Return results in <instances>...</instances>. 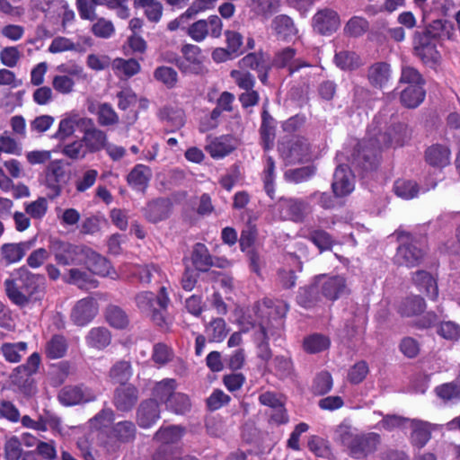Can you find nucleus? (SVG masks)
<instances>
[{
  "instance_id": "f257e3e1",
  "label": "nucleus",
  "mask_w": 460,
  "mask_h": 460,
  "mask_svg": "<svg viewBox=\"0 0 460 460\" xmlns=\"http://www.w3.org/2000/svg\"><path fill=\"white\" fill-rule=\"evenodd\" d=\"M8 299L20 308L40 305L46 293V279L43 275L24 268L15 270L4 281Z\"/></svg>"
},
{
  "instance_id": "f03ea898",
  "label": "nucleus",
  "mask_w": 460,
  "mask_h": 460,
  "mask_svg": "<svg viewBox=\"0 0 460 460\" xmlns=\"http://www.w3.org/2000/svg\"><path fill=\"white\" fill-rule=\"evenodd\" d=\"M163 275L155 265L146 269V283L150 284L146 290V312L151 323L163 333L172 332V320L168 316L170 302L166 288L162 284Z\"/></svg>"
},
{
  "instance_id": "7ed1b4c3",
  "label": "nucleus",
  "mask_w": 460,
  "mask_h": 460,
  "mask_svg": "<svg viewBox=\"0 0 460 460\" xmlns=\"http://www.w3.org/2000/svg\"><path fill=\"white\" fill-rule=\"evenodd\" d=\"M40 355L33 352L25 363L14 367L9 376L10 383L16 391L26 397H31L37 393V385L33 376L40 365Z\"/></svg>"
},
{
  "instance_id": "20e7f679",
  "label": "nucleus",
  "mask_w": 460,
  "mask_h": 460,
  "mask_svg": "<svg viewBox=\"0 0 460 460\" xmlns=\"http://www.w3.org/2000/svg\"><path fill=\"white\" fill-rule=\"evenodd\" d=\"M396 234L400 244L394 258V263L407 268L419 266L426 254L424 241L403 231H397Z\"/></svg>"
},
{
  "instance_id": "39448f33",
  "label": "nucleus",
  "mask_w": 460,
  "mask_h": 460,
  "mask_svg": "<svg viewBox=\"0 0 460 460\" xmlns=\"http://www.w3.org/2000/svg\"><path fill=\"white\" fill-rule=\"evenodd\" d=\"M376 128H369L367 137L356 146L352 154V164L364 171L375 169L379 163L380 151L383 148Z\"/></svg>"
},
{
  "instance_id": "423d86ee",
  "label": "nucleus",
  "mask_w": 460,
  "mask_h": 460,
  "mask_svg": "<svg viewBox=\"0 0 460 460\" xmlns=\"http://www.w3.org/2000/svg\"><path fill=\"white\" fill-rule=\"evenodd\" d=\"M177 381L173 378H164L156 382L151 390L152 398L149 403H146V428L154 424L160 419L158 402L166 404L175 393Z\"/></svg>"
},
{
  "instance_id": "0eeeda50",
  "label": "nucleus",
  "mask_w": 460,
  "mask_h": 460,
  "mask_svg": "<svg viewBox=\"0 0 460 460\" xmlns=\"http://www.w3.org/2000/svg\"><path fill=\"white\" fill-rule=\"evenodd\" d=\"M279 151L288 164L306 163L313 158L312 146L308 140L302 137H295L281 143Z\"/></svg>"
},
{
  "instance_id": "6e6552de",
  "label": "nucleus",
  "mask_w": 460,
  "mask_h": 460,
  "mask_svg": "<svg viewBox=\"0 0 460 460\" xmlns=\"http://www.w3.org/2000/svg\"><path fill=\"white\" fill-rule=\"evenodd\" d=\"M51 249L58 264L77 265L84 261L87 247L56 240L52 242Z\"/></svg>"
},
{
  "instance_id": "1a4fd4ad",
  "label": "nucleus",
  "mask_w": 460,
  "mask_h": 460,
  "mask_svg": "<svg viewBox=\"0 0 460 460\" xmlns=\"http://www.w3.org/2000/svg\"><path fill=\"white\" fill-rule=\"evenodd\" d=\"M66 181L67 177L62 162L60 160L51 161L45 172V185L48 189L47 197L49 199L59 197Z\"/></svg>"
},
{
  "instance_id": "9d476101",
  "label": "nucleus",
  "mask_w": 460,
  "mask_h": 460,
  "mask_svg": "<svg viewBox=\"0 0 460 460\" xmlns=\"http://www.w3.org/2000/svg\"><path fill=\"white\" fill-rule=\"evenodd\" d=\"M436 40L430 38L420 31L413 35V52L423 63L434 65L438 63L440 56L437 49Z\"/></svg>"
},
{
  "instance_id": "9b49d317",
  "label": "nucleus",
  "mask_w": 460,
  "mask_h": 460,
  "mask_svg": "<svg viewBox=\"0 0 460 460\" xmlns=\"http://www.w3.org/2000/svg\"><path fill=\"white\" fill-rule=\"evenodd\" d=\"M316 280L321 295L328 300L335 301L349 292L347 280L341 275H321L316 278Z\"/></svg>"
},
{
  "instance_id": "f8f14e48",
  "label": "nucleus",
  "mask_w": 460,
  "mask_h": 460,
  "mask_svg": "<svg viewBox=\"0 0 460 460\" xmlns=\"http://www.w3.org/2000/svg\"><path fill=\"white\" fill-rule=\"evenodd\" d=\"M273 65L277 68H287L290 75L300 72L303 68L313 67V65L307 60L296 58V49L292 47H286L279 50L274 56Z\"/></svg>"
},
{
  "instance_id": "ddd939ff",
  "label": "nucleus",
  "mask_w": 460,
  "mask_h": 460,
  "mask_svg": "<svg viewBox=\"0 0 460 460\" xmlns=\"http://www.w3.org/2000/svg\"><path fill=\"white\" fill-rule=\"evenodd\" d=\"M58 399L65 406H74L95 401L96 394L84 385H66L59 391Z\"/></svg>"
},
{
  "instance_id": "4468645a",
  "label": "nucleus",
  "mask_w": 460,
  "mask_h": 460,
  "mask_svg": "<svg viewBox=\"0 0 460 460\" xmlns=\"http://www.w3.org/2000/svg\"><path fill=\"white\" fill-rule=\"evenodd\" d=\"M280 216L286 220L301 223L310 213V205L302 199H281L279 204Z\"/></svg>"
},
{
  "instance_id": "2eb2a0df",
  "label": "nucleus",
  "mask_w": 460,
  "mask_h": 460,
  "mask_svg": "<svg viewBox=\"0 0 460 460\" xmlns=\"http://www.w3.org/2000/svg\"><path fill=\"white\" fill-rule=\"evenodd\" d=\"M314 31L324 36L334 33L341 25L338 13L330 8L319 10L312 19Z\"/></svg>"
},
{
  "instance_id": "dca6fc26",
  "label": "nucleus",
  "mask_w": 460,
  "mask_h": 460,
  "mask_svg": "<svg viewBox=\"0 0 460 460\" xmlns=\"http://www.w3.org/2000/svg\"><path fill=\"white\" fill-rule=\"evenodd\" d=\"M82 133V140L88 153L94 154L103 150L108 136L105 131L95 126L93 119L88 118Z\"/></svg>"
},
{
  "instance_id": "f3484780",
  "label": "nucleus",
  "mask_w": 460,
  "mask_h": 460,
  "mask_svg": "<svg viewBox=\"0 0 460 460\" xmlns=\"http://www.w3.org/2000/svg\"><path fill=\"white\" fill-rule=\"evenodd\" d=\"M87 121L88 117L82 116L77 111L66 113L60 119L53 137L58 141H65L74 135L76 128L82 132Z\"/></svg>"
},
{
  "instance_id": "a211bd4d",
  "label": "nucleus",
  "mask_w": 460,
  "mask_h": 460,
  "mask_svg": "<svg viewBox=\"0 0 460 460\" xmlns=\"http://www.w3.org/2000/svg\"><path fill=\"white\" fill-rule=\"evenodd\" d=\"M35 239L19 243H6L0 247L1 261L9 266L20 262L26 253L35 245Z\"/></svg>"
},
{
  "instance_id": "6ab92c4d",
  "label": "nucleus",
  "mask_w": 460,
  "mask_h": 460,
  "mask_svg": "<svg viewBox=\"0 0 460 460\" xmlns=\"http://www.w3.org/2000/svg\"><path fill=\"white\" fill-rule=\"evenodd\" d=\"M360 436L361 432L349 425L341 423L335 429L333 439L344 452L353 458L355 452H358L357 445Z\"/></svg>"
},
{
  "instance_id": "aec40b11",
  "label": "nucleus",
  "mask_w": 460,
  "mask_h": 460,
  "mask_svg": "<svg viewBox=\"0 0 460 460\" xmlns=\"http://www.w3.org/2000/svg\"><path fill=\"white\" fill-rule=\"evenodd\" d=\"M98 305L92 297H85L76 302L71 311V320L78 326L88 324L97 314Z\"/></svg>"
},
{
  "instance_id": "412c9836",
  "label": "nucleus",
  "mask_w": 460,
  "mask_h": 460,
  "mask_svg": "<svg viewBox=\"0 0 460 460\" xmlns=\"http://www.w3.org/2000/svg\"><path fill=\"white\" fill-rule=\"evenodd\" d=\"M354 186V175L349 167L345 164L337 166L332 183L334 195L336 197H344L353 191Z\"/></svg>"
},
{
  "instance_id": "4be33fe9",
  "label": "nucleus",
  "mask_w": 460,
  "mask_h": 460,
  "mask_svg": "<svg viewBox=\"0 0 460 460\" xmlns=\"http://www.w3.org/2000/svg\"><path fill=\"white\" fill-rule=\"evenodd\" d=\"M270 28L278 40L291 42L297 38L298 29L292 18L279 14L273 18Z\"/></svg>"
},
{
  "instance_id": "5701e85b",
  "label": "nucleus",
  "mask_w": 460,
  "mask_h": 460,
  "mask_svg": "<svg viewBox=\"0 0 460 460\" xmlns=\"http://www.w3.org/2000/svg\"><path fill=\"white\" fill-rule=\"evenodd\" d=\"M138 400V391L132 385H119L113 392L112 403L119 411H129Z\"/></svg>"
},
{
  "instance_id": "b1692460",
  "label": "nucleus",
  "mask_w": 460,
  "mask_h": 460,
  "mask_svg": "<svg viewBox=\"0 0 460 460\" xmlns=\"http://www.w3.org/2000/svg\"><path fill=\"white\" fill-rule=\"evenodd\" d=\"M376 121H373L372 128H376L377 137L380 138L384 147H387L391 145L402 146L409 137V130L404 123H397L391 127L388 131L381 132L377 127H374Z\"/></svg>"
},
{
  "instance_id": "393cba45",
  "label": "nucleus",
  "mask_w": 460,
  "mask_h": 460,
  "mask_svg": "<svg viewBox=\"0 0 460 460\" xmlns=\"http://www.w3.org/2000/svg\"><path fill=\"white\" fill-rule=\"evenodd\" d=\"M424 158L431 167L443 169L451 163V150L446 145L433 144L425 150Z\"/></svg>"
},
{
  "instance_id": "a878e982",
  "label": "nucleus",
  "mask_w": 460,
  "mask_h": 460,
  "mask_svg": "<svg viewBox=\"0 0 460 460\" xmlns=\"http://www.w3.org/2000/svg\"><path fill=\"white\" fill-rule=\"evenodd\" d=\"M367 77L370 85L383 89L392 78L391 66L386 62H376L367 68Z\"/></svg>"
},
{
  "instance_id": "bb28decb",
  "label": "nucleus",
  "mask_w": 460,
  "mask_h": 460,
  "mask_svg": "<svg viewBox=\"0 0 460 460\" xmlns=\"http://www.w3.org/2000/svg\"><path fill=\"white\" fill-rule=\"evenodd\" d=\"M289 309L288 305L281 300H272L265 298L259 305V312L262 317H267L269 321L279 322L281 323L282 319L286 316Z\"/></svg>"
},
{
  "instance_id": "cd10ccee",
  "label": "nucleus",
  "mask_w": 460,
  "mask_h": 460,
  "mask_svg": "<svg viewBox=\"0 0 460 460\" xmlns=\"http://www.w3.org/2000/svg\"><path fill=\"white\" fill-rule=\"evenodd\" d=\"M236 148L234 138L231 135H223L214 137L206 146V150L214 159L223 158Z\"/></svg>"
},
{
  "instance_id": "c85d7f7f",
  "label": "nucleus",
  "mask_w": 460,
  "mask_h": 460,
  "mask_svg": "<svg viewBox=\"0 0 460 460\" xmlns=\"http://www.w3.org/2000/svg\"><path fill=\"white\" fill-rule=\"evenodd\" d=\"M183 61H186L188 71L183 74L199 75L203 70L201 49L194 44H184L181 49Z\"/></svg>"
},
{
  "instance_id": "c756f323",
  "label": "nucleus",
  "mask_w": 460,
  "mask_h": 460,
  "mask_svg": "<svg viewBox=\"0 0 460 460\" xmlns=\"http://www.w3.org/2000/svg\"><path fill=\"white\" fill-rule=\"evenodd\" d=\"M90 271L100 276H108L111 270V263L106 258L88 248L84 253V261Z\"/></svg>"
},
{
  "instance_id": "7c9ffc66",
  "label": "nucleus",
  "mask_w": 460,
  "mask_h": 460,
  "mask_svg": "<svg viewBox=\"0 0 460 460\" xmlns=\"http://www.w3.org/2000/svg\"><path fill=\"white\" fill-rule=\"evenodd\" d=\"M27 352L28 343L25 341L4 342L0 346V354L11 364L20 363Z\"/></svg>"
},
{
  "instance_id": "2f4dec72",
  "label": "nucleus",
  "mask_w": 460,
  "mask_h": 460,
  "mask_svg": "<svg viewBox=\"0 0 460 460\" xmlns=\"http://www.w3.org/2000/svg\"><path fill=\"white\" fill-rule=\"evenodd\" d=\"M186 429L181 425H169L161 427L155 433L154 439L161 446L174 445L181 441Z\"/></svg>"
},
{
  "instance_id": "473e14b6",
  "label": "nucleus",
  "mask_w": 460,
  "mask_h": 460,
  "mask_svg": "<svg viewBox=\"0 0 460 460\" xmlns=\"http://www.w3.org/2000/svg\"><path fill=\"white\" fill-rule=\"evenodd\" d=\"M381 442V437L375 432L362 433L358 442L357 448L358 452H355L354 459H362L368 455L376 451Z\"/></svg>"
},
{
  "instance_id": "72a5a7b5",
  "label": "nucleus",
  "mask_w": 460,
  "mask_h": 460,
  "mask_svg": "<svg viewBox=\"0 0 460 460\" xmlns=\"http://www.w3.org/2000/svg\"><path fill=\"white\" fill-rule=\"evenodd\" d=\"M111 66L115 75L121 79L129 78L141 69L140 64L134 58H117L111 63Z\"/></svg>"
},
{
  "instance_id": "f704fd0d",
  "label": "nucleus",
  "mask_w": 460,
  "mask_h": 460,
  "mask_svg": "<svg viewBox=\"0 0 460 460\" xmlns=\"http://www.w3.org/2000/svg\"><path fill=\"white\" fill-rule=\"evenodd\" d=\"M412 280L420 291L424 292L429 298L435 300L438 297L437 282L429 272L418 270L413 274Z\"/></svg>"
},
{
  "instance_id": "c9c22d12",
  "label": "nucleus",
  "mask_w": 460,
  "mask_h": 460,
  "mask_svg": "<svg viewBox=\"0 0 460 460\" xmlns=\"http://www.w3.org/2000/svg\"><path fill=\"white\" fill-rule=\"evenodd\" d=\"M426 92L423 85L412 84L408 85L401 93L400 101L402 106L414 109L417 108L424 101Z\"/></svg>"
},
{
  "instance_id": "e433bc0d",
  "label": "nucleus",
  "mask_w": 460,
  "mask_h": 460,
  "mask_svg": "<svg viewBox=\"0 0 460 460\" xmlns=\"http://www.w3.org/2000/svg\"><path fill=\"white\" fill-rule=\"evenodd\" d=\"M133 369L129 361L119 360L110 368L108 377L111 383L126 385L131 378Z\"/></svg>"
},
{
  "instance_id": "4c0bfd02",
  "label": "nucleus",
  "mask_w": 460,
  "mask_h": 460,
  "mask_svg": "<svg viewBox=\"0 0 460 460\" xmlns=\"http://www.w3.org/2000/svg\"><path fill=\"white\" fill-rule=\"evenodd\" d=\"M229 328L223 318H213L210 322L205 324V333L208 336L209 342H221L223 341L229 332Z\"/></svg>"
},
{
  "instance_id": "58836bf2",
  "label": "nucleus",
  "mask_w": 460,
  "mask_h": 460,
  "mask_svg": "<svg viewBox=\"0 0 460 460\" xmlns=\"http://www.w3.org/2000/svg\"><path fill=\"white\" fill-rule=\"evenodd\" d=\"M411 428V441L413 446L423 447L430 439V430L427 422L412 419L409 423Z\"/></svg>"
},
{
  "instance_id": "ea45409f",
  "label": "nucleus",
  "mask_w": 460,
  "mask_h": 460,
  "mask_svg": "<svg viewBox=\"0 0 460 460\" xmlns=\"http://www.w3.org/2000/svg\"><path fill=\"white\" fill-rule=\"evenodd\" d=\"M260 135L263 148H272L275 139V125L273 118L266 110H264L261 113V125L260 128Z\"/></svg>"
},
{
  "instance_id": "a19ab883",
  "label": "nucleus",
  "mask_w": 460,
  "mask_h": 460,
  "mask_svg": "<svg viewBox=\"0 0 460 460\" xmlns=\"http://www.w3.org/2000/svg\"><path fill=\"white\" fill-rule=\"evenodd\" d=\"M67 347L66 339L63 335L55 334L46 342V356L51 359L63 358L66 353Z\"/></svg>"
},
{
  "instance_id": "79ce46f5",
  "label": "nucleus",
  "mask_w": 460,
  "mask_h": 460,
  "mask_svg": "<svg viewBox=\"0 0 460 460\" xmlns=\"http://www.w3.org/2000/svg\"><path fill=\"white\" fill-rule=\"evenodd\" d=\"M111 332L105 327H95L89 331L85 337L89 347L102 349L111 343Z\"/></svg>"
},
{
  "instance_id": "37998d69",
  "label": "nucleus",
  "mask_w": 460,
  "mask_h": 460,
  "mask_svg": "<svg viewBox=\"0 0 460 460\" xmlns=\"http://www.w3.org/2000/svg\"><path fill=\"white\" fill-rule=\"evenodd\" d=\"M191 260L195 268L199 271H207L213 265L212 257L207 246L200 243L194 245Z\"/></svg>"
},
{
  "instance_id": "c03bdc74",
  "label": "nucleus",
  "mask_w": 460,
  "mask_h": 460,
  "mask_svg": "<svg viewBox=\"0 0 460 460\" xmlns=\"http://www.w3.org/2000/svg\"><path fill=\"white\" fill-rule=\"evenodd\" d=\"M320 293L321 290L320 288H318V282L315 279L313 285L299 288L296 301L301 306L310 308L319 301Z\"/></svg>"
},
{
  "instance_id": "a18cd8bd",
  "label": "nucleus",
  "mask_w": 460,
  "mask_h": 460,
  "mask_svg": "<svg viewBox=\"0 0 460 460\" xmlns=\"http://www.w3.org/2000/svg\"><path fill=\"white\" fill-rule=\"evenodd\" d=\"M165 406L169 411L174 414L184 415L190 411L191 402L187 394L175 392Z\"/></svg>"
},
{
  "instance_id": "49530a36",
  "label": "nucleus",
  "mask_w": 460,
  "mask_h": 460,
  "mask_svg": "<svg viewBox=\"0 0 460 460\" xmlns=\"http://www.w3.org/2000/svg\"><path fill=\"white\" fill-rule=\"evenodd\" d=\"M158 116L161 120L170 123L175 128H181L185 123L184 111L178 107H164L160 110Z\"/></svg>"
},
{
  "instance_id": "de8ad7c7",
  "label": "nucleus",
  "mask_w": 460,
  "mask_h": 460,
  "mask_svg": "<svg viewBox=\"0 0 460 460\" xmlns=\"http://www.w3.org/2000/svg\"><path fill=\"white\" fill-rule=\"evenodd\" d=\"M437 395L445 402L460 400V376L453 382L446 383L436 387Z\"/></svg>"
},
{
  "instance_id": "09e8293b",
  "label": "nucleus",
  "mask_w": 460,
  "mask_h": 460,
  "mask_svg": "<svg viewBox=\"0 0 460 460\" xmlns=\"http://www.w3.org/2000/svg\"><path fill=\"white\" fill-rule=\"evenodd\" d=\"M334 63L342 70H355L361 66L359 57L355 53L348 50H342L335 54Z\"/></svg>"
},
{
  "instance_id": "8fccbe9b",
  "label": "nucleus",
  "mask_w": 460,
  "mask_h": 460,
  "mask_svg": "<svg viewBox=\"0 0 460 460\" xmlns=\"http://www.w3.org/2000/svg\"><path fill=\"white\" fill-rule=\"evenodd\" d=\"M425 309V302L422 297L413 296L403 300L399 307L402 316H413L421 314Z\"/></svg>"
},
{
  "instance_id": "3c124183",
  "label": "nucleus",
  "mask_w": 460,
  "mask_h": 460,
  "mask_svg": "<svg viewBox=\"0 0 460 460\" xmlns=\"http://www.w3.org/2000/svg\"><path fill=\"white\" fill-rule=\"evenodd\" d=\"M306 238L310 240L320 252L331 250L334 244L332 235L322 229L309 230Z\"/></svg>"
},
{
  "instance_id": "603ef678",
  "label": "nucleus",
  "mask_w": 460,
  "mask_h": 460,
  "mask_svg": "<svg viewBox=\"0 0 460 460\" xmlns=\"http://www.w3.org/2000/svg\"><path fill=\"white\" fill-rule=\"evenodd\" d=\"M97 121L102 127H112L119 123V118L110 103L102 102L98 106Z\"/></svg>"
},
{
  "instance_id": "864d4df0",
  "label": "nucleus",
  "mask_w": 460,
  "mask_h": 460,
  "mask_svg": "<svg viewBox=\"0 0 460 460\" xmlns=\"http://www.w3.org/2000/svg\"><path fill=\"white\" fill-rule=\"evenodd\" d=\"M369 30L368 21L361 16L351 17L344 26V33L350 37H360Z\"/></svg>"
},
{
  "instance_id": "5fc2aeb1",
  "label": "nucleus",
  "mask_w": 460,
  "mask_h": 460,
  "mask_svg": "<svg viewBox=\"0 0 460 460\" xmlns=\"http://www.w3.org/2000/svg\"><path fill=\"white\" fill-rule=\"evenodd\" d=\"M174 351L165 343H155L152 350V360L158 366H164L173 359Z\"/></svg>"
},
{
  "instance_id": "6e6d98bb",
  "label": "nucleus",
  "mask_w": 460,
  "mask_h": 460,
  "mask_svg": "<svg viewBox=\"0 0 460 460\" xmlns=\"http://www.w3.org/2000/svg\"><path fill=\"white\" fill-rule=\"evenodd\" d=\"M267 64L268 62L265 59L264 54L262 52L249 53L238 62L240 69L244 71L247 69H252L256 72H258L260 69H262V67Z\"/></svg>"
},
{
  "instance_id": "4d7b16f0",
  "label": "nucleus",
  "mask_w": 460,
  "mask_h": 460,
  "mask_svg": "<svg viewBox=\"0 0 460 460\" xmlns=\"http://www.w3.org/2000/svg\"><path fill=\"white\" fill-rule=\"evenodd\" d=\"M111 432L118 440L129 442L136 436V426L128 420L119 421L113 426Z\"/></svg>"
},
{
  "instance_id": "13d9d810",
  "label": "nucleus",
  "mask_w": 460,
  "mask_h": 460,
  "mask_svg": "<svg viewBox=\"0 0 460 460\" xmlns=\"http://www.w3.org/2000/svg\"><path fill=\"white\" fill-rule=\"evenodd\" d=\"M49 208L47 198L40 197L36 200L24 204V210L33 219H42Z\"/></svg>"
},
{
  "instance_id": "bf43d9fd",
  "label": "nucleus",
  "mask_w": 460,
  "mask_h": 460,
  "mask_svg": "<svg viewBox=\"0 0 460 460\" xmlns=\"http://www.w3.org/2000/svg\"><path fill=\"white\" fill-rule=\"evenodd\" d=\"M48 50L49 53L57 54L65 51H80L81 49L79 43H75L66 37L58 36L52 40Z\"/></svg>"
},
{
  "instance_id": "052dcab7",
  "label": "nucleus",
  "mask_w": 460,
  "mask_h": 460,
  "mask_svg": "<svg viewBox=\"0 0 460 460\" xmlns=\"http://www.w3.org/2000/svg\"><path fill=\"white\" fill-rule=\"evenodd\" d=\"M96 22L92 25V32L94 36L102 39H110L115 34V26L111 20L104 17L95 19Z\"/></svg>"
},
{
  "instance_id": "680f3d73",
  "label": "nucleus",
  "mask_w": 460,
  "mask_h": 460,
  "mask_svg": "<svg viewBox=\"0 0 460 460\" xmlns=\"http://www.w3.org/2000/svg\"><path fill=\"white\" fill-rule=\"evenodd\" d=\"M25 452L22 447V443L16 436H12L6 439L4 447V455L5 460H22Z\"/></svg>"
},
{
  "instance_id": "e2e57ef3",
  "label": "nucleus",
  "mask_w": 460,
  "mask_h": 460,
  "mask_svg": "<svg viewBox=\"0 0 460 460\" xmlns=\"http://www.w3.org/2000/svg\"><path fill=\"white\" fill-rule=\"evenodd\" d=\"M275 179V162L271 156H266L263 169L264 189L267 194L273 198Z\"/></svg>"
},
{
  "instance_id": "0e129e2a",
  "label": "nucleus",
  "mask_w": 460,
  "mask_h": 460,
  "mask_svg": "<svg viewBox=\"0 0 460 460\" xmlns=\"http://www.w3.org/2000/svg\"><path fill=\"white\" fill-rule=\"evenodd\" d=\"M332 385L333 381L331 374L321 372L314 379L312 392L315 395H323L332 390Z\"/></svg>"
},
{
  "instance_id": "69168bd1",
  "label": "nucleus",
  "mask_w": 460,
  "mask_h": 460,
  "mask_svg": "<svg viewBox=\"0 0 460 460\" xmlns=\"http://www.w3.org/2000/svg\"><path fill=\"white\" fill-rule=\"evenodd\" d=\"M105 314L107 322L117 329L125 328L128 324L126 314L117 305H109Z\"/></svg>"
},
{
  "instance_id": "338daca9",
  "label": "nucleus",
  "mask_w": 460,
  "mask_h": 460,
  "mask_svg": "<svg viewBox=\"0 0 460 460\" xmlns=\"http://www.w3.org/2000/svg\"><path fill=\"white\" fill-rule=\"evenodd\" d=\"M394 192L398 197L404 199H411L417 196L419 187L415 181L398 180L394 184Z\"/></svg>"
},
{
  "instance_id": "774afa93",
  "label": "nucleus",
  "mask_w": 460,
  "mask_h": 460,
  "mask_svg": "<svg viewBox=\"0 0 460 460\" xmlns=\"http://www.w3.org/2000/svg\"><path fill=\"white\" fill-rule=\"evenodd\" d=\"M330 345L329 340L321 334H314L304 341V348L307 352L317 353L326 349Z\"/></svg>"
}]
</instances>
